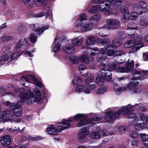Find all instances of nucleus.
<instances>
[{"mask_svg": "<svg viewBox=\"0 0 148 148\" xmlns=\"http://www.w3.org/2000/svg\"><path fill=\"white\" fill-rule=\"evenodd\" d=\"M34 91L38 97L37 98L35 95L30 90L28 91V94L25 92H23L20 94L18 96L20 99L18 101L16 105L10 106L9 108L10 110H13L14 115L17 117L21 116L22 114V106L21 105L23 103L26 101L27 104H31L33 103L39 101L41 96V93L37 88L34 89Z\"/></svg>", "mask_w": 148, "mask_h": 148, "instance_id": "nucleus-1", "label": "nucleus"}, {"mask_svg": "<svg viewBox=\"0 0 148 148\" xmlns=\"http://www.w3.org/2000/svg\"><path fill=\"white\" fill-rule=\"evenodd\" d=\"M70 126V124L66 121L63 120L62 124L58 127L57 129L55 126L52 124L49 125L47 128V132L51 135L57 134L58 132H61L65 129L68 128Z\"/></svg>", "mask_w": 148, "mask_h": 148, "instance_id": "nucleus-2", "label": "nucleus"}, {"mask_svg": "<svg viewBox=\"0 0 148 148\" xmlns=\"http://www.w3.org/2000/svg\"><path fill=\"white\" fill-rule=\"evenodd\" d=\"M114 89L115 93L118 94H119L122 91L127 90L130 91L133 94L140 93L143 90L142 88L140 86H131L120 87L116 85L114 86Z\"/></svg>", "mask_w": 148, "mask_h": 148, "instance_id": "nucleus-3", "label": "nucleus"}, {"mask_svg": "<svg viewBox=\"0 0 148 148\" xmlns=\"http://www.w3.org/2000/svg\"><path fill=\"white\" fill-rule=\"evenodd\" d=\"M98 76L96 78L97 84L99 85L103 84L104 80L108 81L110 80L112 75L110 71L102 69L98 74Z\"/></svg>", "mask_w": 148, "mask_h": 148, "instance_id": "nucleus-4", "label": "nucleus"}, {"mask_svg": "<svg viewBox=\"0 0 148 148\" xmlns=\"http://www.w3.org/2000/svg\"><path fill=\"white\" fill-rule=\"evenodd\" d=\"M101 53L99 54V56L97 58L98 61L100 62L105 59L106 54L108 56H112L114 53L113 46L111 45L108 46H105L104 48L100 49Z\"/></svg>", "mask_w": 148, "mask_h": 148, "instance_id": "nucleus-5", "label": "nucleus"}, {"mask_svg": "<svg viewBox=\"0 0 148 148\" xmlns=\"http://www.w3.org/2000/svg\"><path fill=\"white\" fill-rule=\"evenodd\" d=\"M105 1H102L99 6V8L101 11L103 12L106 15H109L112 13V9L110 7L111 5V2Z\"/></svg>", "mask_w": 148, "mask_h": 148, "instance_id": "nucleus-6", "label": "nucleus"}, {"mask_svg": "<svg viewBox=\"0 0 148 148\" xmlns=\"http://www.w3.org/2000/svg\"><path fill=\"white\" fill-rule=\"evenodd\" d=\"M101 118L102 116L95 115L92 119H91L89 120L82 119L77 124V126L79 127H81L84 125H89L90 126H91L95 124L94 122L99 121Z\"/></svg>", "mask_w": 148, "mask_h": 148, "instance_id": "nucleus-7", "label": "nucleus"}, {"mask_svg": "<svg viewBox=\"0 0 148 148\" xmlns=\"http://www.w3.org/2000/svg\"><path fill=\"white\" fill-rule=\"evenodd\" d=\"M120 25V21L119 20L111 18L107 20L105 26L108 29L112 30L118 28Z\"/></svg>", "mask_w": 148, "mask_h": 148, "instance_id": "nucleus-8", "label": "nucleus"}, {"mask_svg": "<svg viewBox=\"0 0 148 148\" xmlns=\"http://www.w3.org/2000/svg\"><path fill=\"white\" fill-rule=\"evenodd\" d=\"M89 128V127L88 125L81 128V131L78 133V140L79 142H83L87 140L86 136L90 133L88 131Z\"/></svg>", "mask_w": 148, "mask_h": 148, "instance_id": "nucleus-9", "label": "nucleus"}, {"mask_svg": "<svg viewBox=\"0 0 148 148\" xmlns=\"http://www.w3.org/2000/svg\"><path fill=\"white\" fill-rule=\"evenodd\" d=\"M30 77H31V76H28L27 77H26L24 76H23L21 77L20 79V81L21 83L23 86H25V87H27L28 86V83L29 82V80L28 79ZM31 77L33 78V80L37 86L40 87H41L42 86L41 83L40 81H38L36 78L34 76H32Z\"/></svg>", "mask_w": 148, "mask_h": 148, "instance_id": "nucleus-10", "label": "nucleus"}, {"mask_svg": "<svg viewBox=\"0 0 148 148\" xmlns=\"http://www.w3.org/2000/svg\"><path fill=\"white\" fill-rule=\"evenodd\" d=\"M139 121L138 117H136L133 121L129 123V125L134 127L136 130L138 131L146 128V126H145V124L141 122L139 123Z\"/></svg>", "mask_w": 148, "mask_h": 148, "instance_id": "nucleus-11", "label": "nucleus"}, {"mask_svg": "<svg viewBox=\"0 0 148 148\" xmlns=\"http://www.w3.org/2000/svg\"><path fill=\"white\" fill-rule=\"evenodd\" d=\"M120 115L119 112L112 111L106 113L105 115V119L107 121H110L117 117Z\"/></svg>", "mask_w": 148, "mask_h": 148, "instance_id": "nucleus-12", "label": "nucleus"}, {"mask_svg": "<svg viewBox=\"0 0 148 148\" xmlns=\"http://www.w3.org/2000/svg\"><path fill=\"white\" fill-rule=\"evenodd\" d=\"M74 91L78 93L83 92L86 94L91 93V91L88 89V86L86 85L84 86L83 84L77 85L75 87Z\"/></svg>", "mask_w": 148, "mask_h": 148, "instance_id": "nucleus-13", "label": "nucleus"}, {"mask_svg": "<svg viewBox=\"0 0 148 148\" xmlns=\"http://www.w3.org/2000/svg\"><path fill=\"white\" fill-rule=\"evenodd\" d=\"M48 25H45L40 28L38 27V25L37 24H32L30 25L31 29L34 32H37L39 34H41L46 30L49 28Z\"/></svg>", "mask_w": 148, "mask_h": 148, "instance_id": "nucleus-14", "label": "nucleus"}, {"mask_svg": "<svg viewBox=\"0 0 148 148\" xmlns=\"http://www.w3.org/2000/svg\"><path fill=\"white\" fill-rule=\"evenodd\" d=\"M80 27V30L82 32H86L91 31L93 27V25L92 23L84 22Z\"/></svg>", "mask_w": 148, "mask_h": 148, "instance_id": "nucleus-15", "label": "nucleus"}, {"mask_svg": "<svg viewBox=\"0 0 148 148\" xmlns=\"http://www.w3.org/2000/svg\"><path fill=\"white\" fill-rule=\"evenodd\" d=\"M0 140L1 146L5 147L10 145L11 142V137L8 135L4 136L1 137Z\"/></svg>", "mask_w": 148, "mask_h": 148, "instance_id": "nucleus-16", "label": "nucleus"}, {"mask_svg": "<svg viewBox=\"0 0 148 148\" xmlns=\"http://www.w3.org/2000/svg\"><path fill=\"white\" fill-rule=\"evenodd\" d=\"M62 49L66 53L69 54L73 53L75 51L74 47L70 43L66 44L63 47Z\"/></svg>", "mask_w": 148, "mask_h": 148, "instance_id": "nucleus-17", "label": "nucleus"}, {"mask_svg": "<svg viewBox=\"0 0 148 148\" xmlns=\"http://www.w3.org/2000/svg\"><path fill=\"white\" fill-rule=\"evenodd\" d=\"M87 20V16L84 13H83L79 15L78 20L76 21L75 26L76 27H78L83 24L84 23L83 21Z\"/></svg>", "mask_w": 148, "mask_h": 148, "instance_id": "nucleus-18", "label": "nucleus"}, {"mask_svg": "<svg viewBox=\"0 0 148 148\" xmlns=\"http://www.w3.org/2000/svg\"><path fill=\"white\" fill-rule=\"evenodd\" d=\"M132 75L136 76V77L139 78L140 77H144L148 75V71H145L142 70L138 71L136 69L132 71Z\"/></svg>", "mask_w": 148, "mask_h": 148, "instance_id": "nucleus-19", "label": "nucleus"}, {"mask_svg": "<svg viewBox=\"0 0 148 148\" xmlns=\"http://www.w3.org/2000/svg\"><path fill=\"white\" fill-rule=\"evenodd\" d=\"M130 105H128L127 106L123 107L121 109L119 110L118 112H119L120 114H129L132 111V109Z\"/></svg>", "mask_w": 148, "mask_h": 148, "instance_id": "nucleus-20", "label": "nucleus"}, {"mask_svg": "<svg viewBox=\"0 0 148 148\" xmlns=\"http://www.w3.org/2000/svg\"><path fill=\"white\" fill-rule=\"evenodd\" d=\"M79 69L81 74L84 77H86L88 75V71L86 66L82 64L79 66Z\"/></svg>", "mask_w": 148, "mask_h": 148, "instance_id": "nucleus-21", "label": "nucleus"}, {"mask_svg": "<svg viewBox=\"0 0 148 148\" xmlns=\"http://www.w3.org/2000/svg\"><path fill=\"white\" fill-rule=\"evenodd\" d=\"M83 40V37L82 36H79L73 39L71 42L75 46H79L82 45Z\"/></svg>", "mask_w": 148, "mask_h": 148, "instance_id": "nucleus-22", "label": "nucleus"}, {"mask_svg": "<svg viewBox=\"0 0 148 148\" xmlns=\"http://www.w3.org/2000/svg\"><path fill=\"white\" fill-rule=\"evenodd\" d=\"M90 50L89 53H90V55L92 57L95 56H97L96 58L98 60L97 58L99 57V54L101 53L100 50H99V49L97 47H94L91 48L90 49Z\"/></svg>", "mask_w": 148, "mask_h": 148, "instance_id": "nucleus-23", "label": "nucleus"}, {"mask_svg": "<svg viewBox=\"0 0 148 148\" xmlns=\"http://www.w3.org/2000/svg\"><path fill=\"white\" fill-rule=\"evenodd\" d=\"M96 42L95 37L92 35L88 36L86 39V44L87 45H94Z\"/></svg>", "mask_w": 148, "mask_h": 148, "instance_id": "nucleus-24", "label": "nucleus"}, {"mask_svg": "<svg viewBox=\"0 0 148 148\" xmlns=\"http://www.w3.org/2000/svg\"><path fill=\"white\" fill-rule=\"evenodd\" d=\"M89 55H86L85 54L80 56L79 57V58L80 59L81 61L86 64H88L91 61H92L93 60V58L90 59H89Z\"/></svg>", "mask_w": 148, "mask_h": 148, "instance_id": "nucleus-25", "label": "nucleus"}, {"mask_svg": "<svg viewBox=\"0 0 148 148\" xmlns=\"http://www.w3.org/2000/svg\"><path fill=\"white\" fill-rule=\"evenodd\" d=\"M140 5L142 8V10L141 11L140 14H145L148 12V9L146 8L147 5L146 3L144 1H140L139 2Z\"/></svg>", "mask_w": 148, "mask_h": 148, "instance_id": "nucleus-26", "label": "nucleus"}, {"mask_svg": "<svg viewBox=\"0 0 148 148\" xmlns=\"http://www.w3.org/2000/svg\"><path fill=\"white\" fill-rule=\"evenodd\" d=\"M142 36L140 34H134L133 35H131L130 38L135 42H138L137 43L141 42L140 41L143 39Z\"/></svg>", "mask_w": 148, "mask_h": 148, "instance_id": "nucleus-27", "label": "nucleus"}, {"mask_svg": "<svg viewBox=\"0 0 148 148\" xmlns=\"http://www.w3.org/2000/svg\"><path fill=\"white\" fill-rule=\"evenodd\" d=\"M107 29H108L105 26V25L103 27H99L98 29L99 35L103 37L107 36L108 34H106V33L107 31Z\"/></svg>", "mask_w": 148, "mask_h": 148, "instance_id": "nucleus-28", "label": "nucleus"}, {"mask_svg": "<svg viewBox=\"0 0 148 148\" xmlns=\"http://www.w3.org/2000/svg\"><path fill=\"white\" fill-rule=\"evenodd\" d=\"M138 27V26H136L135 27L127 26V32L128 35H129L130 38L131 35H133L134 34V30H137Z\"/></svg>", "mask_w": 148, "mask_h": 148, "instance_id": "nucleus-29", "label": "nucleus"}, {"mask_svg": "<svg viewBox=\"0 0 148 148\" xmlns=\"http://www.w3.org/2000/svg\"><path fill=\"white\" fill-rule=\"evenodd\" d=\"M140 24L144 26L148 27V16H143L140 18Z\"/></svg>", "mask_w": 148, "mask_h": 148, "instance_id": "nucleus-30", "label": "nucleus"}, {"mask_svg": "<svg viewBox=\"0 0 148 148\" xmlns=\"http://www.w3.org/2000/svg\"><path fill=\"white\" fill-rule=\"evenodd\" d=\"M119 66V63L116 60L110 62L109 64V68L112 70L116 71L117 68Z\"/></svg>", "mask_w": 148, "mask_h": 148, "instance_id": "nucleus-31", "label": "nucleus"}, {"mask_svg": "<svg viewBox=\"0 0 148 148\" xmlns=\"http://www.w3.org/2000/svg\"><path fill=\"white\" fill-rule=\"evenodd\" d=\"M28 39L25 38L24 40L23 39H21L19 40L18 43L16 46V48L17 49H18L23 46V45L25 43L27 44L28 41Z\"/></svg>", "mask_w": 148, "mask_h": 148, "instance_id": "nucleus-32", "label": "nucleus"}, {"mask_svg": "<svg viewBox=\"0 0 148 148\" xmlns=\"http://www.w3.org/2000/svg\"><path fill=\"white\" fill-rule=\"evenodd\" d=\"M100 131H92V132L90 134V136L93 138L99 139L101 138V134L99 133Z\"/></svg>", "mask_w": 148, "mask_h": 148, "instance_id": "nucleus-33", "label": "nucleus"}, {"mask_svg": "<svg viewBox=\"0 0 148 148\" xmlns=\"http://www.w3.org/2000/svg\"><path fill=\"white\" fill-rule=\"evenodd\" d=\"M70 60L73 63L76 64L79 61V59L78 57L75 55H71L69 57Z\"/></svg>", "mask_w": 148, "mask_h": 148, "instance_id": "nucleus-34", "label": "nucleus"}, {"mask_svg": "<svg viewBox=\"0 0 148 148\" xmlns=\"http://www.w3.org/2000/svg\"><path fill=\"white\" fill-rule=\"evenodd\" d=\"M9 59L8 56L6 54L3 55L1 57H0V66L3 65Z\"/></svg>", "mask_w": 148, "mask_h": 148, "instance_id": "nucleus-35", "label": "nucleus"}, {"mask_svg": "<svg viewBox=\"0 0 148 148\" xmlns=\"http://www.w3.org/2000/svg\"><path fill=\"white\" fill-rule=\"evenodd\" d=\"M3 116L4 118L12 117L13 115L12 112L9 110H6L3 112Z\"/></svg>", "mask_w": 148, "mask_h": 148, "instance_id": "nucleus-36", "label": "nucleus"}, {"mask_svg": "<svg viewBox=\"0 0 148 148\" xmlns=\"http://www.w3.org/2000/svg\"><path fill=\"white\" fill-rule=\"evenodd\" d=\"M135 77V76H134V77L131 79L132 81H131V82L126 86H137L138 85V82L137 80V79L139 78Z\"/></svg>", "mask_w": 148, "mask_h": 148, "instance_id": "nucleus-37", "label": "nucleus"}, {"mask_svg": "<svg viewBox=\"0 0 148 148\" xmlns=\"http://www.w3.org/2000/svg\"><path fill=\"white\" fill-rule=\"evenodd\" d=\"M82 81V79L78 76H75L73 77L72 83L74 85H77L81 83Z\"/></svg>", "mask_w": 148, "mask_h": 148, "instance_id": "nucleus-38", "label": "nucleus"}, {"mask_svg": "<svg viewBox=\"0 0 148 148\" xmlns=\"http://www.w3.org/2000/svg\"><path fill=\"white\" fill-rule=\"evenodd\" d=\"M130 61V60H128V62L126 64V66L127 68V69L129 70V72L132 70L134 66V62L133 60L131 61V62Z\"/></svg>", "mask_w": 148, "mask_h": 148, "instance_id": "nucleus-39", "label": "nucleus"}, {"mask_svg": "<svg viewBox=\"0 0 148 148\" xmlns=\"http://www.w3.org/2000/svg\"><path fill=\"white\" fill-rule=\"evenodd\" d=\"M107 87L104 86L99 88L97 90V93L98 94H102L107 91Z\"/></svg>", "mask_w": 148, "mask_h": 148, "instance_id": "nucleus-40", "label": "nucleus"}, {"mask_svg": "<svg viewBox=\"0 0 148 148\" xmlns=\"http://www.w3.org/2000/svg\"><path fill=\"white\" fill-rule=\"evenodd\" d=\"M127 130V127L125 126L116 127L114 129L115 131H119L120 132H124Z\"/></svg>", "mask_w": 148, "mask_h": 148, "instance_id": "nucleus-41", "label": "nucleus"}, {"mask_svg": "<svg viewBox=\"0 0 148 148\" xmlns=\"http://www.w3.org/2000/svg\"><path fill=\"white\" fill-rule=\"evenodd\" d=\"M116 71L118 72L122 73L129 72V70L127 69V68L124 66L121 67H118Z\"/></svg>", "mask_w": 148, "mask_h": 148, "instance_id": "nucleus-42", "label": "nucleus"}, {"mask_svg": "<svg viewBox=\"0 0 148 148\" xmlns=\"http://www.w3.org/2000/svg\"><path fill=\"white\" fill-rule=\"evenodd\" d=\"M45 1V0H33V3L36 6L40 7L44 4Z\"/></svg>", "mask_w": 148, "mask_h": 148, "instance_id": "nucleus-43", "label": "nucleus"}, {"mask_svg": "<svg viewBox=\"0 0 148 148\" xmlns=\"http://www.w3.org/2000/svg\"><path fill=\"white\" fill-rule=\"evenodd\" d=\"M122 20L124 22H127L128 21L130 18V14L126 13L123 14L121 16Z\"/></svg>", "mask_w": 148, "mask_h": 148, "instance_id": "nucleus-44", "label": "nucleus"}, {"mask_svg": "<svg viewBox=\"0 0 148 148\" xmlns=\"http://www.w3.org/2000/svg\"><path fill=\"white\" fill-rule=\"evenodd\" d=\"M143 46L144 44L143 42L137 43V45L133 47L132 50L134 51H136Z\"/></svg>", "mask_w": 148, "mask_h": 148, "instance_id": "nucleus-45", "label": "nucleus"}, {"mask_svg": "<svg viewBox=\"0 0 148 148\" xmlns=\"http://www.w3.org/2000/svg\"><path fill=\"white\" fill-rule=\"evenodd\" d=\"M121 43V40L120 39L114 40L112 41L113 45L116 47L120 46Z\"/></svg>", "mask_w": 148, "mask_h": 148, "instance_id": "nucleus-46", "label": "nucleus"}, {"mask_svg": "<svg viewBox=\"0 0 148 148\" xmlns=\"http://www.w3.org/2000/svg\"><path fill=\"white\" fill-rule=\"evenodd\" d=\"M134 45V42L133 41L130 40L127 41L124 44V47L127 48H131Z\"/></svg>", "mask_w": 148, "mask_h": 148, "instance_id": "nucleus-47", "label": "nucleus"}, {"mask_svg": "<svg viewBox=\"0 0 148 148\" xmlns=\"http://www.w3.org/2000/svg\"><path fill=\"white\" fill-rule=\"evenodd\" d=\"M30 39L32 42L34 43L37 40V37L35 34L32 33L30 35Z\"/></svg>", "mask_w": 148, "mask_h": 148, "instance_id": "nucleus-48", "label": "nucleus"}, {"mask_svg": "<svg viewBox=\"0 0 148 148\" xmlns=\"http://www.w3.org/2000/svg\"><path fill=\"white\" fill-rule=\"evenodd\" d=\"M94 76L92 75H90L86 78L85 82L86 84H88L90 83L94 82Z\"/></svg>", "mask_w": 148, "mask_h": 148, "instance_id": "nucleus-49", "label": "nucleus"}, {"mask_svg": "<svg viewBox=\"0 0 148 148\" xmlns=\"http://www.w3.org/2000/svg\"><path fill=\"white\" fill-rule=\"evenodd\" d=\"M98 7L97 5L93 6L92 8L89 9L88 12L90 13L95 14L97 13L98 11Z\"/></svg>", "mask_w": 148, "mask_h": 148, "instance_id": "nucleus-50", "label": "nucleus"}, {"mask_svg": "<svg viewBox=\"0 0 148 148\" xmlns=\"http://www.w3.org/2000/svg\"><path fill=\"white\" fill-rule=\"evenodd\" d=\"M45 14L43 12H41L40 13H38L36 14H34L33 15H32V14H31L30 15L29 14H27V16L29 17H32V16H33V17L36 18L40 17L45 15Z\"/></svg>", "mask_w": 148, "mask_h": 148, "instance_id": "nucleus-51", "label": "nucleus"}, {"mask_svg": "<svg viewBox=\"0 0 148 148\" xmlns=\"http://www.w3.org/2000/svg\"><path fill=\"white\" fill-rule=\"evenodd\" d=\"M99 41L102 44L104 45H106V46H107L108 45L110 44V40L108 39H99Z\"/></svg>", "mask_w": 148, "mask_h": 148, "instance_id": "nucleus-52", "label": "nucleus"}, {"mask_svg": "<svg viewBox=\"0 0 148 148\" xmlns=\"http://www.w3.org/2000/svg\"><path fill=\"white\" fill-rule=\"evenodd\" d=\"M138 16V14L135 12H131L130 14V18L132 20H135L137 18Z\"/></svg>", "mask_w": 148, "mask_h": 148, "instance_id": "nucleus-53", "label": "nucleus"}, {"mask_svg": "<svg viewBox=\"0 0 148 148\" xmlns=\"http://www.w3.org/2000/svg\"><path fill=\"white\" fill-rule=\"evenodd\" d=\"M15 128H16L15 129H13L12 128L8 127L7 128V129L8 131L10 133L14 132L16 133L18 132V131H20V132H21V130L18 127H17V129H16V127H15Z\"/></svg>", "mask_w": 148, "mask_h": 148, "instance_id": "nucleus-54", "label": "nucleus"}, {"mask_svg": "<svg viewBox=\"0 0 148 148\" xmlns=\"http://www.w3.org/2000/svg\"><path fill=\"white\" fill-rule=\"evenodd\" d=\"M140 136L143 142H145L147 141L148 140V134H146L145 133L140 134Z\"/></svg>", "mask_w": 148, "mask_h": 148, "instance_id": "nucleus-55", "label": "nucleus"}, {"mask_svg": "<svg viewBox=\"0 0 148 148\" xmlns=\"http://www.w3.org/2000/svg\"><path fill=\"white\" fill-rule=\"evenodd\" d=\"M139 116L141 120L146 123H148V116H145L143 113H140Z\"/></svg>", "mask_w": 148, "mask_h": 148, "instance_id": "nucleus-56", "label": "nucleus"}, {"mask_svg": "<svg viewBox=\"0 0 148 148\" xmlns=\"http://www.w3.org/2000/svg\"><path fill=\"white\" fill-rule=\"evenodd\" d=\"M19 54L18 52L12 54L10 56V61H12L16 59L19 56Z\"/></svg>", "mask_w": 148, "mask_h": 148, "instance_id": "nucleus-57", "label": "nucleus"}, {"mask_svg": "<svg viewBox=\"0 0 148 148\" xmlns=\"http://www.w3.org/2000/svg\"><path fill=\"white\" fill-rule=\"evenodd\" d=\"M118 36L121 39H124L126 38V36L124 32L119 31L118 32Z\"/></svg>", "mask_w": 148, "mask_h": 148, "instance_id": "nucleus-58", "label": "nucleus"}, {"mask_svg": "<svg viewBox=\"0 0 148 148\" xmlns=\"http://www.w3.org/2000/svg\"><path fill=\"white\" fill-rule=\"evenodd\" d=\"M130 135L131 137L133 139L136 138L138 136V133L135 131H132L131 132Z\"/></svg>", "mask_w": 148, "mask_h": 148, "instance_id": "nucleus-59", "label": "nucleus"}, {"mask_svg": "<svg viewBox=\"0 0 148 148\" xmlns=\"http://www.w3.org/2000/svg\"><path fill=\"white\" fill-rule=\"evenodd\" d=\"M84 117V114H78L75 116L74 119L76 121H78L79 119H83Z\"/></svg>", "mask_w": 148, "mask_h": 148, "instance_id": "nucleus-60", "label": "nucleus"}, {"mask_svg": "<svg viewBox=\"0 0 148 148\" xmlns=\"http://www.w3.org/2000/svg\"><path fill=\"white\" fill-rule=\"evenodd\" d=\"M2 102L4 105L7 106H9V107L12 106L16 105L14 103H11L9 101H6L4 100H3Z\"/></svg>", "mask_w": 148, "mask_h": 148, "instance_id": "nucleus-61", "label": "nucleus"}, {"mask_svg": "<svg viewBox=\"0 0 148 148\" xmlns=\"http://www.w3.org/2000/svg\"><path fill=\"white\" fill-rule=\"evenodd\" d=\"M82 47L83 53L86 54V55H89V52L90 51V49H88L85 46H82Z\"/></svg>", "mask_w": 148, "mask_h": 148, "instance_id": "nucleus-62", "label": "nucleus"}, {"mask_svg": "<svg viewBox=\"0 0 148 148\" xmlns=\"http://www.w3.org/2000/svg\"><path fill=\"white\" fill-rule=\"evenodd\" d=\"M99 16L96 14L90 18L89 19V21L91 22L97 21L99 19Z\"/></svg>", "mask_w": 148, "mask_h": 148, "instance_id": "nucleus-63", "label": "nucleus"}, {"mask_svg": "<svg viewBox=\"0 0 148 148\" xmlns=\"http://www.w3.org/2000/svg\"><path fill=\"white\" fill-rule=\"evenodd\" d=\"M120 11L123 14L129 13L128 8L125 7H122Z\"/></svg>", "mask_w": 148, "mask_h": 148, "instance_id": "nucleus-64", "label": "nucleus"}]
</instances>
